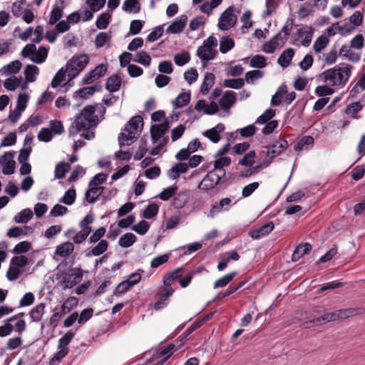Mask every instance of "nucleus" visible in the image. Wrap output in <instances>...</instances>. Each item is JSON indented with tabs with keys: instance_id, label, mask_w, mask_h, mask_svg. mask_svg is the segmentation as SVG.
<instances>
[{
	"instance_id": "nucleus-1",
	"label": "nucleus",
	"mask_w": 365,
	"mask_h": 365,
	"mask_svg": "<svg viewBox=\"0 0 365 365\" xmlns=\"http://www.w3.org/2000/svg\"><path fill=\"white\" fill-rule=\"evenodd\" d=\"M98 124V118L95 115V107L87 106L76 115L75 120L68 129L71 136L76 135L79 132L84 131L81 136L86 140H91L95 133L91 129L94 128Z\"/></svg>"
},
{
	"instance_id": "nucleus-2",
	"label": "nucleus",
	"mask_w": 365,
	"mask_h": 365,
	"mask_svg": "<svg viewBox=\"0 0 365 365\" xmlns=\"http://www.w3.org/2000/svg\"><path fill=\"white\" fill-rule=\"evenodd\" d=\"M352 66L342 63L328 68L321 73L318 79L331 87L340 89L344 88L351 75Z\"/></svg>"
},
{
	"instance_id": "nucleus-3",
	"label": "nucleus",
	"mask_w": 365,
	"mask_h": 365,
	"mask_svg": "<svg viewBox=\"0 0 365 365\" xmlns=\"http://www.w3.org/2000/svg\"><path fill=\"white\" fill-rule=\"evenodd\" d=\"M143 125V118L136 115L133 117L125 125L124 132H121L118 135V143L120 147L123 145H130L136 138L137 135L141 132Z\"/></svg>"
},
{
	"instance_id": "nucleus-4",
	"label": "nucleus",
	"mask_w": 365,
	"mask_h": 365,
	"mask_svg": "<svg viewBox=\"0 0 365 365\" xmlns=\"http://www.w3.org/2000/svg\"><path fill=\"white\" fill-rule=\"evenodd\" d=\"M355 314L353 309H338L332 312L324 313L319 317L314 318L307 322L303 324L304 328H308L311 325L317 326L324 324L326 322H334L341 319L348 318Z\"/></svg>"
},
{
	"instance_id": "nucleus-5",
	"label": "nucleus",
	"mask_w": 365,
	"mask_h": 365,
	"mask_svg": "<svg viewBox=\"0 0 365 365\" xmlns=\"http://www.w3.org/2000/svg\"><path fill=\"white\" fill-rule=\"evenodd\" d=\"M217 40L215 37L210 36L203 41L202 44L197 50V56L201 60L203 66L207 64L210 61L215 58L217 54L216 47Z\"/></svg>"
},
{
	"instance_id": "nucleus-6",
	"label": "nucleus",
	"mask_w": 365,
	"mask_h": 365,
	"mask_svg": "<svg viewBox=\"0 0 365 365\" xmlns=\"http://www.w3.org/2000/svg\"><path fill=\"white\" fill-rule=\"evenodd\" d=\"M226 180V178L223 177L222 171H218L217 173L211 170L198 183L197 187L202 192H209L225 182Z\"/></svg>"
},
{
	"instance_id": "nucleus-7",
	"label": "nucleus",
	"mask_w": 365,
	"mask_h": 365,
	"mask_svg": "<svg viewBox=\"0 0 365 365\" xmlns=\"http://www.w3.org/2000/svg\"><path fill=\"white\" fill-rule=\"evenodd\" d=\"M21 55L25 58H29L34 63H41L47 58L48 48L40 46L36 50V47L34 43H29L23 48Z\"/></svg>"
},
{
	"instance_id": "nucleus-8",
	"label": "nucleus",
	"mask_w": 365,
	"mask_h": 365,
	"mask_svg": "<svg viewBox=\"0 0 365 365\" xmlns=\"http://www.w3.org/2000/svg\"><path fill=\"white\" fill-rule=\"evenodd\" d=\"M89 57L87 54L73 56L67 63V68L69 69L68 76L75 77L79 74L88 65Z\"/></svg>"
},
{
	"instance_id": "nucleus-9",
	"label": "nucleus",
	"mask_w": 365,
	"mask_h": 365,
	"mask_svg": "<svg viewBox=\"0 0 365 365\" xmlns=\"http://www.w3.org/2000/svg\"><path fill=\"white\" fill-rule=\"evenodd\" d=\"M235 6H230L221 14L217 24L219 29L228 31L235 26L237 21V17L235 14Z\"/></svg>"
},
{
	"instance_id": "nucleus-10",
	"label": "nucleus",
	"mask_w": 365,
	"mask_h": 365,
	"mask_svg": "<svg viewBox=\"0 0 365 365\" xmlns=\"http://www.w3.org/2000/svg\"><path fill=\"white\" fill-rule=\"evenodd\" d=\"M83 277V272L81 268L75 267L71 269L63 277L65 288H72L81 282Z\"/></svg>"
},
{
	"instance_id": "nucleus-11",
	"label": "nucleus",
	"mask_w": 365,
	"mask_h": 365,
	"mask_svg": "<svg viewBox=\"0 0 365 365\" xmlns=\"http://www.w3.org/2000/svg\"><path fill=\"white\" fill-rule=\"evenodd\" d=\"M195 109L197 113L211 115L218 112L219 106L214 101L207 104L205 100H199L195 103Z\"/></svg>"
},
{
	"instance_id": "nucleus-12",
	"label": "nucleus",
	"mask_w": 365,
	"mask_h": 365,
	"mask_svg": "<svg viewBox=\"0 0 365 365\" xmlns=\"http://www.w3.org/2000/svg\"><path fill=\"white\" fill-rule=\"evenodd\" d=\"M14 155L11 152H6L0 156V165L3 166L2 173L4 175H11L14 173L15 161L13 160Z\"/></svg>"
},
{
	"instance_id": "nucleus-13",
	"label": "nucleus",
	"mask_w": 365,
	"mask_h": 365,
	"mask_svg": "<svg viewBox=\"0 0 365 365\" xmlns=\"http://www.w3.org/2000/svg\"><path fill=\"white\" fill-rule=\"evenodd\" d=\"M168 128L169 123L167 120H165L160 124L152 125L150 128V135L153 143L155 144L161 138L165 137V134L168 130Z\"/></svg>"
},
{
	"instance_id": "nucleus-14",
	"label": "nucleus",
	"mask_w": 365,
	"mask_h": 365,
	"mask_svg": "<svg viewBox=\"0 0 365 365\" xmlns=\"http://www.w3.org/2000/svg\"><path fill=\"white\" fill-rule=\"evenodd\" d=\"M287 146L288 143L286 140L279 139L271 145L268 146L267 155L270 159H273L281 154L287 148Z\"/></svg>"
},
{
	"instance_id": "nucleus-15",
	"label": "nucleus",
	"mask_w": 365,
	"mask_h": 365,
	"mask_svg": "<svg viewBox=\"0 0 365 365\" xmlns=\"http://www.w3.org/2000/svg\"><path fill=\"white\" fill-rule=\"evenodd\" d=\"M187 16L185 14L180 15L166 29L167 34H180L185 28Z\"/></svg>"
},
{
	"instance_id": "nucleus-16",
	"label": "nucleus",
	"mask_w": 365,
	"mask_h": 365,
	"mask_svg": "<svg viewBox=\"0 0 365 365\" xmlns=\"http://www.w3.org/2000/svg\"><path fill=\"white\" fill-rule=\"evenodd\" d=\"M284 43V38H281V34H276L262 46V51L266 53H272L277 48L283 46Z\"/></svg>"
},
{
	"instance_id": "nucleus-17",
	"label": "nucleus",
	"mask_w": 365,
	"mask_h": 365,
	"mask_svg": "<svg viewBox=\"0 0 365 365\" xmlns=\"http://www.w3.org/2000/svg\"><path fill=\"white\" fill-rule=\"evenodd\" d=\"M236 100V93L232 91H227L220 99L219 105L223 110L229 113L230 108L234 105Z\"/></svg>"
},
{
	"instance_id": "nucleus-18",
	"label": "nucleus",
	"mask_w": 365,
	"mask_h": 365,
	"mask_svg": "<svg viewBox=\"0 0 365 365\" xmlns=\"http://www.w3.org/2000/svg\"><path fill=\"white\" fill-rule=\"evenodd\" d=\"M314 29L312 26H304L297 30V36L301 39V43L304 46H309L312 42L314 34Z\"/></svg>"
},
{
	"instance_id": "nucleus-19",
	"label": "nucleus",
	"mask_w": 365,
	"mask_h": 365,
	"mask_svg": "<svg viewBox=\"0 0 365 365\" xmlns=\"http://www.w3.org/2000/svg\"><path fill=\"white\" fill-rule=\"evenodd\" d=\"M225 127L222 123H218L215 127L204 131L202 135L211 142L217 143L220 140V134L225 130Z\"/></svg>"
},
{
	"instance_id": "nucleus-20",
	"label": "nucleus",
	"mask_w": 365,
	"mask_h": 365,
	"mask_svg": "<svg viewBox=\"0 0 365 365\" xmlns=\"http://www.w3.org/2000/svg\"><path fill=\"white\" fill-rule=\"evenodd\" d=\"M274 225L272 222H267L259 228L250 232V236L255 240L259 239L269 235L273 230Z\"/></svg>"
},
{
	"instance_id": "nucleus-21",
	"label": "nucleus",
	"mask_w": 365,
	"mask_h": 365,
	"mask_svg": "<svg viewBox=\"0 0 365 365\" xmlns=\"http://www.w3.org/2000/svg\"><path fill=\"white\" fill-rule=\"evenodd\" d=\"M189 168L186 163H178L175 164L168 172V176L172 180H177L180 175L185 173Z\"/></svg>"
},
{
	"instance_id": "nucleus-22",
	"label": "nucleus",
	"mask_w": 365,
	"mask_h": 365,
	"mask_svg": "<svg viewBox=\"0 0 365 365\" xmlns=\"http://www.w3.org/2000/svg\"><path fill=\"white\" fill-rule=\"evenodd\" d=\"M104 187L103 186L89 185L85 193V197L88 203H94L100 195H102Z\"/></svg>"
},
{
	"instance_id": "nucleus-23",
	"label": "nucleus",
	"mask_w": 365,
	"mask_h": 365,
	"mask_svg": "<svg viewBox=\"0 0 365 365\" xmlns=\"http://www.w3.org/2000/svg\"><path fill=\"white\" fill-rule=\"evenodd\" d=\"M314 138L310 135H304L294 145L295 151H301L302 150H310L314 145Z\"/></svg>"
},
{
	"instance_id": "nucleus-24",
	"label": "nucleus",
	"mask_w": 365,
	"mask_h": 365,
	"mask_svg": "<svg viewBox=\"0 0 365 365\" xmlns=\"http://www.w3.org/2000/svg\"><path fill=\"white\" fill-rule=\"evenodd\" d=\"M74 250V246L71 242H66L58 245L55 254L63 258H67Z\"/></svg>"
},
{
	"instance_id": "nucleus-25",
	"label": "nucleus",
	"mask_w": 365,
	"mask_h": 365,
	"mask_svg": "<svg viewBox=\"0 0 365 365\" xmlns=\"http://www.w3.org/2000/svg\"><path fill=\"white\" fill-rule=\"evenodd\" d=\"M91 232V228H86L85 230H82L80 232H76L74 230H68L66 235L68 236L71 234H75L72 237L73 242L76 244H81L86 240Z\"/></svg>"
},
{
	"instance_id": "nucleus-26",
	"label": "nucleus",
	"mask_w": 365,
	"mask_h": 365,
	"mask_svg": "<svg viewBox=\"0 0 365 365\" xmlns=\"http://www.w3.org/2000/svg\"><path fill=\"white\" fill-rule=\"evenodd\" d=\"M189 192L187 190L176 192L174 195L173 205L174 207L180 209L185 206L189 200Z\"/></svg>"
},
{
	"instance_id": "nucleus-27",
	"label": "nucleus",
	"mask_w": 365,
	"mask_h": 365,
	"mask_svg": "<svg viewBox=\"0 0 365 365\" xmlns=\"http://www.w3.org/2000/svg\"><path fill=\"white\" fill-rule=\"evenodd\" d=\"M121 78L117 74L111 75L107 80L106 88L110 92L118 91L121 86Z\"/></svg>"
},
{
	"instance_id": "nucleus-28",
	"label": "nucleus",
	"mask_w": 365,
	"mask_h": 365,
	"mask_svg": "<svg viewBox=\"0 0 365 365\" xmlns=\"http://www.w3.org/2000/svg\"><path fill=\"white\" fill-rule=\"evenodd\" d=\"M312 250V246L310 244L306 242V243H302L299 244L294 250L292 256V259L293 261H297L299 259L302 257H303L304 255L308 254Z\"/></svg>"
},
{
	"instance_id": "nucleus-29",
	"label": "nucleus",
	"mask_w": 365,
	"mask_h": 365,
	"mask_svg": "<svg viewBox=\"0 0 365 365\" xmlns=\"http://www.w3.org/2000/svg\"><path fill=\"white\" fill-rule=\"evenodd\" d=\"M294 55L293 48H287L284 50L277 59L278 63L283 68H287L289 66L291 61Z\"/></svg>"
},
{
	"instance_id": "nucleus-30",
	"label": "nucleus",
	"mask_w": 365,
	"mask_h": 365,
	"mask_svg": "<svg viewBox=\"0 0 365 365\" xmlns=\"http://www.w3.org/2000/svg\"><path fill=\"white\" fill-rule=\"evenodd\" d=\"M21 68V63L19 61H14L8 65L3 67L0 71L6 76H14L18 73Z\"/></svg>"
},
{
	"instance_id": "nucleus-31",
	"label": "nucleus",
	"mask_w": 365,
	"mask_h": 365,
	"mask_svg": "<svg viewBox=\"0 0 365 365\" xmlns=\"http://www.w3.org/2000/svg\"><path fill=\"white\" fill-rule=\"evenodd\" d=\"M175 349V345L169 344L165 347L160 349L153 354L160 360H165V362L173 355Z\"/></svg>"
},
{
	"instance_id": "nucleus-32",
	"label": "nucleus",
	"mask_w": 365,
	"mask_h": 365,
	"mask_svg": "<svg viewBox=\"0 0 365 365\" xmlns=\"http://www.w3.org/2000/svg\"><path fill=\"white\" fill-rule=\"evenodd\" d=\"M215 75L212 73H206L204 76L203 82L201 85L200 92L203 95L208 93L210 89L215 83Z\"/></svg>"
},
{
	"instance_id": "nucleus-33",
	"label": "nucleus",
	"mask_w": 365,
	"mask_h": 365,
	"mask_svg": "<svg viewBox=\"0 0 365 365\" xmlns=\"http://www.w3.org/2000/svg\"><path fill=\"white\" fill-rule=\"evenodd\" d=\"M231 163V159L229 157H220L218 159H217L214 163V168L212 169L213 171L218 173V171H222L223 174V177L226 178L225 176V170L224 169L225 167H228Z\"/></svg>"
},
{
	"instance_id": "nucleus-34",
	"label": "nucleus",
	"mask_w": 365,
	"mask_h": 365,
	"mask_svg": "<svg viewBox=\"0 0 365 365\" xmlns=\"http://www.w3.org/2000/svg\"><path fill=\"white\" fill-rule=\"evenodd\" d=\"M33 212L30 208H26L17 213L14 220L16 223L26 224L33 217Z\"/></svg>"
},
{
	"instance_id": "nucleus-35",
	"label": "nucleus",
	"mask_w": 365,
	"mask_h": 365,
	"mask_svg": "<svg viewBox=\"0 0 365 365\" xmlns=\"http://www.w3.org/2000/svg\"><path fill=\"white\" fill-rule=\"evenodd\" d=\"M183 273L182 268H178L173 272L166 274L163 277V282L166 287H170L173 283L182 277Z\"/></svg>"
},
{
	"instance_id": "nucleus-36",
	"label": "nucleus",
	"mask_w": 365,
	"mask_h": 365,
	"mask_svg": "<svg viewBox=\"0 0 365 365\" xmlns=\"http://www.w3.org/2000/svg\"><path fill=\"white\" fill-rule=\"evenodd\" d=\"M235 41L228 36H224L220 39V51L227 53L235 46Z\"/></svg>"
},
{
	"instance_id": "nucleus-37",
	"label": "nucleus",
	"mask_w": 365,
	"mask_h": 365,
	"mask_svg": "<svg viewBox=\"0 0 365 365\" xmlns=\"http://www.w3.org/2000/svg\"><path fill=\"white\" fill-rule=\"evenodd\" d=\"M46 305L44 303H40L35 306L30 311V317L33 322H38L41 320L45 312Z\"/></svg>"
},
{
	"instance_id": "nucleus-38",
	"label": "nucleus",
	"mask_w": 365,
	"mask_h": 365,
	"mask_svg": "<svg viewBox=\"0 0 365 365\" xmlns=\"http://www.w3.org/2000/svg\"><path fill=\"white\" fill-rule=\"evenodd\" d=\"M190 101V91L180 93L173 101L175 108H180L186 106Z\"/></svg>"
},
{
	"instance_id": "nucleus-39",
	"label": "nucleus",
	"mask_w": 365,
	"mask_h": 365,
	"mask_svg": "<svg viewBox=\"0 0 365 365\" xmlns=\"http://www.w3.org/2000/svg\"><path fill=\"white\" fill-rule=\"evenodd\" d=\"M108 246V242L106 240H101L89 252L86 253V256H99L107 250Z\"/></svg>"
},
{
	"instance_id": "nucleus-40",
	"label": "nucleus",
	"mask_w": 365,
	"mask_h": 365,
	"mask_svg": "<svg viewBox=\"0 0 365 365\" xmlns=\"http://www.w3.org/2000/svg\"><path fill=\"white\" fill-rule=\"evenodd\" d=\"M99 90L100 87L96 86L84 87L76 91L75 96L79 97L80 98L86 99L93 96L94 93L99 91Z\"/></svg>"
},
{
	"instance_id": "nucleus-41",
	"label": "nucleus",
	"mask_w": 365,
	"mask_h": 365,
	"mask_svg": "<svg viewBox=\"0 0 365 365\" xmlns=\"http://www.w3.org/2000/svg\"><path fill=\"white\" fill-rule=\"evenodd\" d=\"M135 241L136 236L132 232H128L120 237L118 245L122 247L128 248L132 246Z\"/></svg>"
},
{
	"instance_id": "nucleus-42",
	"label": "nucleus",
	"mask_w": 365,
	"mask_h": 365,
	"mask_svg": "<svg viewBox=\"0 0 365 365\" xmlns=\"http://www.w3.org/2000/svg\"><path fill=\"white\" fill-rule=\"evenodd\" d=\"M133 61L148 67L150 65L151 57L146 51H140L135 55Z\"/></svg>"
},
{
	"instance_id": "nucleus-43",
	"label": "nucleus",
	"mask_w": 365,
	"mask_h": 365,
	"mask_svg": "<svg viewBox=\"0 0 365 365\" xmlns=\"http://www.w3.org/2000/svg\"><path fill=\"white\" fill-rule=\"evenodd\" d=\"M111 14L108 12H104L100 14L96 21V27L98 29H105L108 27Z\"/></svg>"
},
{
	"instance_id": "nucleus-44",
	"label": "nucleus",
	"mask_w": 365,
	"mask_h": 365,
	"mask_svg": "<svg viewBox=\"0 0 365 365\" xmlns=\"http://www.w3.org/2000/svg\"><path fill=\"white\" fill-rule=\"evenodd\" d=\"M329 42V39L327 36L324 35L319 36L315 40L313 44V49L314 50L315 53H320L323 49H324L327 47Z\"/></svg>"
},
{
	"instance_id": "nucleus-45",
	"label": "nucleus",
	"mask_w": 365,
	"mask_h": 365,
	"mask_svg": "<svg viewBox=\"0 0 365 365\" xmlns=\"http://www.w3.org/2000/svg\"><path fill=\"white\" fill-rule=\"evenodd\" d=\"M38 74V68L34 65H27L24 68L25 78L30 82L36 80V76Z\"/></svg>"
},
{
	"instance_id": "nucleus-46",
	"label": "nucleus",
	"mask_w": 365,
	"mask_h": 365,
	"mask_svg": "<svg viewBox=\"0 0 365 365\" xmlns=\"http://www.w3.org/2000/svg\"><path fill=\"white\" fill-rule=\"evenodd\" d=\"M63 9L58 6H55L50 13L48 24L51 26L56 24L63 16Z\"/></svg>"
},
{
	"instance_id": "nucleus-47",
	"label": "nucleus",
	"mask_w": 365,
	"mask_h": 365,
	"mask_svg": "<svg viewBox=\"0 0 365 365\" xmlns=\"http://www.w3.org/2000/svg\"><path fill=\"white\" fill-rule=\"evenodd\" d=\"M236 274V272H232L231 273L224 275L223 277H222L221 278L218 279L217 281L215 282L214 288L217 289L220 287H225L233 279Z\"/></svg>"
},
{
	"instance_id": "nucleus-48",
	"label": "nucleus",
	"mask_w": 365,
	"mask_h": 365,
	"mask_svg": "<svg viewBox=\"0 0 365 365\" xmlns=\"http://www.w3.org/2000/svg\"><path fill=\"white\" fill-rule=\"evenodd\" d=\"M283 92H286V85H281L271 99V105L273 106H279L283 101Z\"/></svg>"
},
{
	"instance_id": "nucleus-49",
	"label": "nucleus",
	"mask_w": 365,
	"mask_h": 365,
	"mask_svg": "<svg viewBox=\"0 0 365 365\" xmlns=\"http://www.w3.org/2000/svg\"><path fill=\"white\" fill-rule=\"evenodd\" d=\"M202 248V244L197 242L190 243L183 246L180 247L178 250L179 251H183V255H190Z\"/></svg>"
},
{
	"instance_id": "nucleus-50",
	"label": "nucleus",
	"mask_w": 365,
	"mask_h": 365,
	"mask_svg": "<svg viewBox=\"0 0 365 365\" xmlns=\"http://www.w3.org/2000/svg\"><path fill=\"white\" fill-rule=\"evenodd\" d=\"M123 9L126 12L138 13L140 9V6L138 0H125Z\"/></svg>"
},
{
	"instance_id": "nucleus-51",
	"label": "nucleus",
	"mask_w": 365,
	"mask_h": 365,
	"mask_svg": "<svg viewBox=\"0 0 365 365\" xmlns=\"http://www.w3.org/2000/svg\"><path fill=\"white\" fill-rule=\"evenodd\" d=\"M70 170V165L63 162H61L56 165L55 177L57 179H61L65 177L66 173Z\"/></svg>"
},
{
	"instance_id": "nucleus-52",
	"label": "nucleus",
	"mask_w": 365,
	"mask_h": 365,
	"mask_svg": "<svg viewBox=\"0 0 365 365\" xmlns=\"http://www.w3.org/2000/svg\"><path fill=\"white\" fill-rule=\"evenodd\" d=\"M177 190L178 187L175 185L166 187L163 189V191L156 196V197H158L162 200L167 201L175 195Z\"/></svg>"
},
{
	"instance_id": "nucleus-53",
	"label": "nucleus",
	"mask_w": 365,
	"mask_h": 365,
	"mask_svg": "<svg viewBox=\"0 0 365 365\" xmlns=\"http://www.w3.org/2000/svg\"><path fill=\"white\" fill-rule=\"evenodd\" d=\"M331 86L325 83L323 86H319L315 89V94L322 98H329V96L332 95L334 93Z\"/></svg>"
},
{
	"instance_id": "nucleus-54",
	"label": "nucleus",
	"mask_w": 365,
	"mask_h": 365,
	"mask_svg": "<svg viewBox=\"0 0 365 365\" xmlns=\"http://www.w3.org/2000/svg\"><path fill=\"white\" fill-rule=\"evenodd\" d=\"M17 319V316L14 315L6 319V323L4 326L0 327V336L4 337L9 335L13 331V325L10 322Z\"/></svg>"
},
{
	"instance_id": "nucleus-55",
	"label": "nucleus",
	"mask_w": 365,
	"mask_h": 365,
	"mask_svg": "<svg viewBox=\"0 0 365 365\" xmlns=\"http://www.w3.org/2000/svg\"><path fill=\"white\" fill-rule=\"evenodd\" d=\"M20 83H21V78L13 76L5 80L4 86L9 91H14L19 87Z\"/></svg>"
},
{
	"instance_id": "nucleus-56",
	"label": "nucleus",
	"mask_w": 365,
	"mask_h": 365,
	"mask_svg": "<svg viewBox=\"0 0 365 365\" xmlns=\"http://www.w3.org/2000/svg\"><path fill=\"white\" fill-rule=\"evenodd\" d=\"M68 68L64 69V68H61L58 70V71L56 73L54 77L53 78L51 86L53 88L58 87L62 82L65 81L66 72Z\"/></svg>"
},
{
	"instance_id": "nucleus-57",
	"label": "nucleus",
	"mask_w": 365,
	"mask_h": 365,
	"mask_svg": "<svg viewBox=\"0 0 365 365\" xmlns=\"http://www.w3.org/2000/svg\"><path fill=\"white\" fill-rule=\"evenodd\" d=\"M110 39V35L107 32H100L95 38V46L97 48L104 46Z\"/></svg>"
},
{
	"instance_id": "nucleus-58",
	"label": "nucleus",
	"mask_w": 365,
	"mask_h": 365,
	"mask_svg": "<svg viewBox=\"0 0 365 365\" xmlns=\"http://www.w3.org/2000/svg\"><path fill=\"white\" fill-rule=\"evenodd\" d=\"M53 138V134L48 128H42L38 135L37 138L41 142L48 143L51 141Z\"/></svg>"
},
{
	"instance_id": "nucleus-59",
	"label": "nucleus",
	"mask_w": 365,
	"mask_h": 365,
	"mask_svg": "<svg viewBox=\"0 0 365 365\" xmlns=\"http://www.w3.org/2000/svg\"><path fill=\"white\" fill-rule=\"evenodd\" d=\"M76 191L74 189L68 190L64 195L59 200V202L67 205H71L75 202Z\"/></svg>"
},
{
	"instance_id": "nucleus-60",
	"label": "nucleus",
	"mask_w": 365,
	"mask_h": 365,
	"mask_svg": "<svg viewBox=\"0 0 365 365\" xmlns=\"http://www.w3.org/2000/svg\"><path fill=\"white\" fill-rule=\"evenodd\" d=\"M223 85L226 88L239 89L245 85V80L243 78L226 79Z\"/></svg>"
},
{
	"instance_id": "nucleus-61",
	"label": "nucleus",
	"mask_w": 365,
	"mask_h": 365,
	"mask_svg": "<svg viewBox=\"0 0 365 365\" xmlns=\"http://www.w3.org/2000/svg\"><path fill=\"white\" fill-rule=\"evenodd\" d=\"M275 115V111L271 108L267 109L261 115H259L255 123L258 124H265L269 122V120L272 118Z\"/></svg>"
},
{
	"instance_id": "nucleus-62",
	"label": "nucleus",
	"mask_w": 365,
	"mask_h": 365,
	"mask_svg": "<svg viewBox=\"0 0 365 365\" xmlns=\"http://www.w3.org/2000/svg\"><path fill=\"white\" fill-rule=\"evenodd\" d=\"M362 105L360 102H355L349 105L346 108V113L353 118H358L356 113L362 109Z\"/></svg>"
},
{
	"instance_id": "nucleus-63",
	"label": "nucleus",
	"mask_w": 365,
	"mask_h": 365,
	"mask_svg": "<svg viewBox=\"0 0 365 365\" xmlns=\"http://www.w3.org/2000/svg\"><path fill=\"white\" fill-rule=\"evenodd\" d=\"M75 336V333L71 330L68 331L62 337L58 340V348H67L71 340Z\"/></svg>"
},
{
	"instance_id": "nucleus-64",
	"label": "nucleus",
	"mask_w": 365,
	"mask_h": 365,
	"mask_svg": "<svg viewBox=\"0 0 365 365\" xmlns=\"http://www.w3.org/2000/svg\"><path fill=\"white\" fill-rule=\"evenodd\" d=\"M158 210L159 207L157 204H149L143 212V217L145 219H151L158 213Z\"/></svg>"
}]
</instances>
